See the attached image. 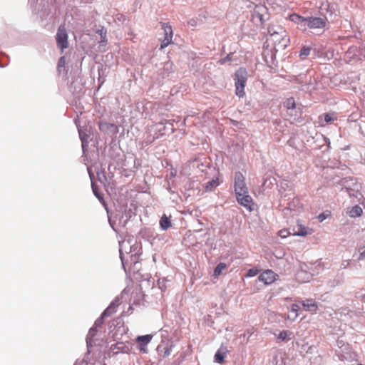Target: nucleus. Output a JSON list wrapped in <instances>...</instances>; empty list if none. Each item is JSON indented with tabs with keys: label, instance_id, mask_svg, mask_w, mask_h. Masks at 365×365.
I'll return each mask as SVG.
<instances>
[{
	"label": "nucleus",
	"instance_id": "obj_1",
	"mask_svg": "<svg viewBox=\"0 0 365 365\" xmlns=\"http://www.w3.org/2000/svg\"><path fill=\"white\" fill-rule=\"evenodd\" d=\"M234 187L237 202L249 211H252L254 202L249 195L248 188L245 182V177L241 172L235 173Z\"/></svg>",
	"mask_w": 365,
	"mask_h": 365
},
{
	"label": "nucleus",
	"instance_id": "obj_2",
	"mask_svg": "<svg viewBox=\"0 0 365 365\" xmlns=\"http://www.w3.org/2000/svg\"><path fill=\"white\" fill-rule=\"evenodd\" d=\"M268 46L273 47L276 52L284 50L290 40L287 31L281 26H270L268 28Z\"/></svg>",
	"mask_w": 365,
	"mask_h": 365
},
{
	"label": "nucleus",
	"instance_id": "obj_3",
	"mask_svg": "<svg viewBox=\"0 0 365 365\" xmlns=\"http://www.w3.org/2000/svg\"><path fill=\"white\" fill-rule=\"evenodd\" d=\"M247 80V71L245 68H240L235 73V94L242 98L245 95V88Z\"/></svg>",
	"mask_w": 365,
	"mask_h": 365
},
{
	"label": "nucleus",
	"instance_id": "obj_4",
	"mask_svg": "<svg viewBox=\"0 0 365 365\" xmlns=\"http://www.w3.org/2000/svg\"><path fill=\"white\" fill-rule=\"evenodd\" d=\"M68 34L64 25H61L57 31L56 40L57 46L63 51L68 47Z\"/></svg>",
	"mask_w": 365,
	"mask_h": 365
},
{
	"label": "nucleus",
	"instance_id": "obj_5",
	"mask_svg": "<svg viewBox=\"0 0 365 365\" xmlns=\"http://www.w3.org/2000/svg\"><path fill=\"white\" fill-rule=\"evenodd\" d=\"M161 28L164 31L165 37L161 41L160 49H163L173 43V32L171 26L168 24L161 22Z\"/></svg>",
	"mask_w": 365,
	"mask_h": 365
},
{
	"label": "nucleus",
	"instance_id": "obj_6",
	"mask_svg": "<svg viewBox=\"0 0 365 365\" xmlns=\"http://www.w3.org/2000/svg\"><path fill=\"white\" fill-rule=\"evenodd\" d=\"M327 19L321 17H308L306 19L307 29H323L326 26Z\"/></svg>",
	"mask_w": 365,
	"mask_h": 365
},
{
	"label": "nucleus",
	"instance_id": "obj_7",
	"mask_svg": "<svg viewBox=\"0 0 365 365\" xmlns=\"http://www.w3.org/2000/svg\"><path fill=\"white\" fill-rule=\"evenodd\" d=\"M277 274L271 269H267L259 274L258 279L265 284H270L276 280Z\"/></svg>",
	"mask_w": 365,
	"mask_h": 365
},
{
	"label": "nucleus",
	"instance_id": "obj_8",
	"mask_svg": "<svg viewBox=\"0 0 365 365\" xmlns=\"http://www.w3.org/2000/svg\"><path fill=\"white\" fill-rule=\"evenodd\" d=\"M229 351L226 346L221 345L220 349L216 351L214 359L215 362L218 364H222L225 362V358L227 356Z\"/></svg>",
	"mask_w": 365,
	"mask_h": 365
},
{
	"label": "nucleus",
	"instance_id": "obj_9",
	"mask_svg": "<svg viewBox=\"0 0 365 365\" xmlns=\"http://www.w3.org/2000/svg\"><path fill=\"white\" fill-rule=\"evenodd\" d=\"M289 19L292 21L294 22L295 24H298L300 29H302L303 31L307 30V26H306L307 18H304V17L299 16L297 14H293L289 16Z\"/></svg>",
	"mask_w": 365,
	"mask_h": 365
},
{
	"label": "nucleus",
	"instance_id": "obj_10",
	"mask_svg": "<svg viewBox=\"0 0 365 365\" xmlns=\"http://www.w3.org/2000/svg\"><path fill=\"white\" fill-rule=\"evenodd\" d=\"M302 304L306 311H308L312 314H314L317 312V304L313 299H306L305 301H302Z\"/></svg>",
	"mask_w": 365,
	"mask_h": 365
},
{
	"label": "nucleus",
	"instance_id": "obj_11",
	"mask_svg": "<svg viewBox=\"0 0 365 365\" xmlns=\"http://www.w3.org/2000/svg\"><path fill=\"white\" fill-rule=\"evenodd\" d=\"M152 339V336L147 334L143 336H139L136 339L137 342L139 344V345L141 346L140 349L145 351V349H143V346H145L148 344L150 343V341Z\"/></svg>",
	"mask_w": 365,
	"mask_h": 365
},
{
	"label": "nucleus",
	"instance_id": "obj_12",
	"mask_svg": "<svg viewBox=\"0 0 365 365\" xmlns=\"http://www.w3.org/2000/svg\"><path fill=\"white\" fill-rule=\"evenodd\" d=\"M363 210L359 205L352 207L349 211L348 214L351 217H359L361 215Z\"/></svg>",
	"mask_w": 365,
	"mask_h": 365
},
{
	"label": "nucleus",
	"instance_id": "obj_13",
	"mask_svg": "<svg viewBox=\"0 0 365 365\" xmlns=\"http://www.w3.org/2000/svg\"><path fill=\"white\" fill-rule=\"evenodd\" d=\"M116 312V305L114 303H111L110 306L106 308L102 313L101 317L105 318L110 317Z\"/></svg>",
	"mask_w": 365,
	"mask_h": 365
},
{
	"label": "nucleus",
	"instance_id": "obj_14",
	"mask_svg": "<svg viewBox=\"0 0 365 365\" xmlns=\"http://www.w3.org/2000/svg\"><path fill=\"white\" fill-rule=\"evenodd\" d=\"M160 225L163 230H166L171 226V222L168 217L165 215H163L160 218Z\"/></svg>",
	"mask_w": 365,
	"mask_h": 365
},
{
	"label": "nucleus",
	"instance_id": "obj_15",
	"mask_svg": "<svg viewBox=\"0 0 365 365\" xmlns=\"http://www.w3.org/2000/svg\"><path fill=\"white\" fill-rule=\"evenodd\" d=\"M227 269V264L223 262L219 263L214 270V276L217 277L220 275L223 270Z\"/></svg>",
	"mask_w": 365,
	"mask_h": 365
},
{
	"label": "nucleus",
	"instance_id": "obj_16",
	"mask_svg": "<svg viewBox=\"0 0 365 365\" xmlns=\"http://www.w3.org/2000/svg\"><path fill=\"white\" fill-rule=\"evenodd\" d=\"M284 106L287 110L294 109L296 108V103H295V101H294V98L291 97V98H287L284 102Z\"/></svg>",
	"mask_w": 365,
	"mask_h": 365
},
{
	"label": "nucleus",
	"instance_id": "obj_17",
	"mask_svg": "<svg viewBox=\"0 0 365 365\" xmlns=\"http://www.w3.org/2000/svg\"><path fill=\"white\" fill-rule=\"evenodd\" d=\"M312 233V229H308L305 227H300L297 232L296 235L299 236H306Z\"/></svg>",
	"mask_w": 365,
	"mask_h": 365
},
{
	"label": "nucleus",
	"instance_id": "obj_18",
	"mask_svg": "<svg viewBox=\"0 0 365 365\" xmlns=\"http://www.w3.org/2000/svg\"><path fill=\"white\" fill-rule=\"evenodd\" d=\"M311 51L310 47L304 46L299 53V57L302 60H304L309 54Z\"/></svg>",
	"mask_w": 365,
	"mask_h": 365
},
{
	"label": "nucleus",
	"instance_id": "obj_19",
	"mask_svg": "<svg viewBox=\"0 0 365 365\" xmlns=\"http://www.w3.org/2000/svg\"><path fill=\"white\" fill-rule=\"evenodd\" d=\"M218 185H219V182L217 181V179H216V180L213 179V180L209 181L208 182H207L205 189L207 191H210V190H212L213 187H217Z\"/></svg>",
	"mask_w": 365,
	"mask_h": 365
},
{
	"label": "nucleus",
	"instance_id": "obj_20",
	"mask_svg": "<svg viewBox=\"0 0 365 365\" xmlns=\"http://www.w3.org/2000/svg\"><path fill=\"white\" fill-rule=\"evenodd\" d=\"M97 33L101 36V40L100 41L101 43L106 44L108 40L106 37V31L103 29H99Z\"/></svg>",
	"mask_w": 365,
	"mask_h": 365
},
{
	"label": "nucleus",
	"instance_id": "obj_21",
	"mask_svg": "<svg viewBox=\"0 0 365 365\" xmlns=\"http://www.w3.org/2000/svg\"><path fill=\"white\" fill-rule=\"evenodd\" d=\"M66 66V58L65 56H61L58 62V71L61 73L62 70H64Z\"/></svg>",
	"mask_w": 365,
	"mask_h": 365
},
{
	"label": "nucleus",
	"instance_id": "obj_22",
	"mask_svg": "<svg viewBox=\"0 0 365 365\" xmlns=\"http://www.w3.org/2000/svg\"><path fill=\"white\" fill-rule=\"evenodd\" d=\"M259 273L258 269L254 267L251 268L247 271V273L246 274V277H252L256 276Z\"/></svg>",
	"mask_w": 365,
	"mask_h": 365
},
{
	"label": "nucleus",
	"instance_id": "obj_23",
	"mask_svg": "<svg viewBox=\"0 0 365 365\" xmlns=\"http://www.w3.org/2000/svg\"><path fill=\"white\" fill-rule=\"evenodd\" d=\"M336 120V117L334 113H326L324 115V120L326 123H331Z\"/></svg>",
	"mask_w": 365,
	"mask_h": 365
},
{
	"label": "nucleus",
	"instance_id": "obj_24",
	"mask_svg": "<svg viewBox=\"0 0 365 365\" xmlns=\"http://www.w3.org/2000/svg\"><path fill=\"white\" fill-rule=\"evenodd\" d=\"M171 354V346L163 347V353L162 354V356L163 358L168 357Z\"/></svg>",
	"mask_w": 365,
	"mask_h": 365
},
{
	"label": "nucleus",
	"instance_id": "obj_25",
	"mask_svg": "<svg viewBox=\"0 0 365 365\" xmlns=\"http://www.w3.org/2000/svg\"><path fill=\"white\" fill-rule=\"evenodd\" d=\"M264 4H268L272 9H275V7L277 6L276 0H265Z\"/></svg>",
	"mask_w": 365,
	"mask_h": 365
},
{
	"label": "nucleus",
	"instance_id": "obj_26",
	"mask_svg": "<svg viewBox=\"0 0 365 365\" xmlns=\"http://www.w3.org/2000/svg\"><path fill=\"white\" fill-rule=\"evenodd\" d=\"M232 60V53L228 54L225 58H222L219 61V63L221 65L225 64L227 61H230Z\"/></svg>",
	"mask_w": 365,
	"mask_h": 365
},
{
	"label": "nucleus",
	"instance_id": "obj_27",
	"mask_svg": "<svg viewBox=\"0 0 365 365\" xmlns=\"http://www.w3.org/2000/svg\"><path fill=\"white\" fill-rule=\"evenodd\" d=\"M278 234L282 238H284L289 235L290 233L287 230H281Z\"/></svg>",
	"mask_w": 365,
	"mask_h": 365
},
{
	"label": "nucleus",
	"instance_id": "obj_28",
	"mask_svg": "<svg viewBox=\"0 0 365 365\" xmlns=\"http://www.w3.org/2000/svg\"><path fill=\"white\" fill-rule=\"evenodd\" d=\"M287 336H288V331H282L279 334L278 338L280 339L281 340H284Z\"/></svg>",
	"mask_w": 365,
	"mask_h": 365
},
{
	"label": "nucleus",
	"instance_id": "obj_29",
	"mask_svg": "<svg viewBox=\"0 0 365 365\" xmlns=\"http://www.w3.org/2000/svg\"><path fill=\"white\" fill-rule=\"evenodd\" d=\"M92 189H93V193L94 195L98 198V199H101L102 197L99 195L98 190H97V188L96 187L92 184Z\"/></svg>",
	"mask_w": 365,
	"mask_h": 365
},
{
	"label": "nucleus",
	"instance_id": "obj_30",
	"mask_svg": "<svg viewBox=\"0 0 365 365\" xmlns=\"http://www.w3.org/2000/svg\"><path fill=\"white\" fill-rule=\"evenodd\" d=\"M299 309V305H297L296 304H293L291 306V311L293 312H297Z\"/></svg>",
	"mask_w": 365,
	"mask_h": 365
},
{
	"label": "nucleus",
	"instance_id": "obj_31",
	"mask_svg": "<svg viewBox=\"0 0 365 365\" xmlns=\"http://www.w3.org/2000/svg\"><path fill=\"white\" fill-rule=\"evenodd\" d=\"M325 216L324 214H320L319 216H318V219L320 222H322L324 219H325Z\"/></svg>",
	"mask_w": 365,
	"mask_h": 365
},
{
	"label": "nucleus",
	"instance_id": "obj_32",
	"mask_svg": "<svg viewBox=\"0 0 365 365\" xmlns=\"http://www.w3.org/2000/svg\"><path fill=\"white\" fill-rule=\"evenodd\" d=\"M107 125H108V124H107L106 123H101L99 124V128H100V130H103V127H104V126H107Z\"/></svg>",
	"mask_w": 365,
	"mask_h": 365
},
{
	"label": "nucleus",
	"instance_id": "obj_33",
	"mask_svg": "<svg viewBox=\"0 0 365 365\" xmlns=\"http://www.w3.org/2000/svg\"><path fill=\"white\" fill-rule=\"evenodd\" d=\"M360 258L364 259L365 258V250L360 253Z\"/></svg>",
	"mask_w": 365,
	"mask_h": 365
},
{
	"label": "nucleus",
	"instance_id": "obj_34",
	"mask_svg": "<svg viewBox=\"0 0 365 365\" xmlns=\"http://www.w3.org/2000/svg\"><path fill=\"white\" fill-rule=\"evenodd\" d=\"M258 17H259L260 21L262 23L263 16L262 14H258Z\"/></svg>",
	"mask_w": 365,
	"mask_h": 365
},
{
	"label": "nucleus",
	"instance_id": "obj_35",
	"mask_svg": "<svg viewBox=\"0 0 365 365\" xmlns=\"http://www.w3.org/2000/svg\"><path fill=\"white\" fill-rule=\"evenodd\" d=\"M161 348H162V347H161L160 346H159L158 347V351H160V350L161 349Z\"/></svg>",
	"mask_w": 365,
	"mask_h": 365
},
{
	"label": "nucleus",
	"instance_id": "obj_36",
	"mask_svg": "<svg viewBox=\"0 0 365 365\" xmlns=\"http://www.w3.org/2000/svg\"><path fill=\"white\" fill-rule=\"evenodd\" d=\"M351 48H350V49L347 51V53H351Z\"/></svg>",
	"mask_w": 365,
	"mask_h": 365
},
{
	"label": "nucleus",
	"instance_id": "obj_37",
	"mask_svg": "<svg viewBox=\"0 0 365 365\" xmlns=\"http://www.w3.org/2000/svg\"><path fill=\"white\" fill-rule=\"evenodd\" d=\"M356 365H363V364H356Z\"/></svg>",
	"mask_w": 365,
	"mask_h": 365
}]
</instances>
